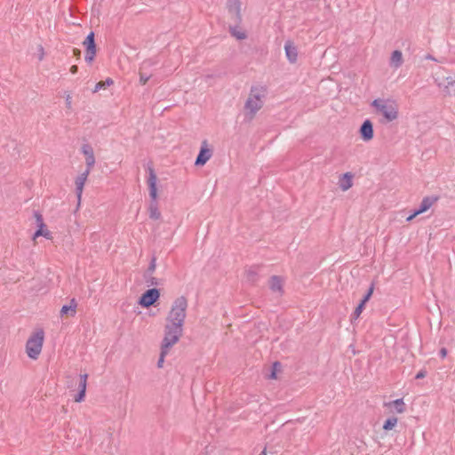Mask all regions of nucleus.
<instances>
[{
    "label": "nucleus",
    "mask_w": 455,
    "mask_h": 455,
    "mask_svg": "<svg viewBox=\"0 0 455 455\" xmlns=\"http://www.w3.org/2000/svg\"><path fill=\"white\" fill-rule=\"evenodd\" d=\"M267 96V89L261 85H255L251 88L248 99L244 104V116L249 121L252 120L259 110L264 105Z\"/></svg>",
    "instance_id": "obj_1"
},
{
    "label": "nucleus",
    "mask_w": 455,
    "mask_h": 455,
    "mask_svg": "<svg viewBox=\"0 0 455 455\" xmlns=\"http://www.w3.org/2000/svg\"><path fill=\"white\" fill-rule=\"evenodd\" d=\"M371 106L375 112L381 115L387 123L393 122L398 117L399 107L397 102L393 99H375Z\"/></svg>",
    "instance_id": "obj_2"
},
{
    "label": "nucleus",
    "mask_w": 455,
    "mask_h": 455,
    "mask_svg": "<svg viewBox=\"0 0 455 455\" xmlns=\"http://www.w3.org/2000/svg\"><path fill=\"white\" fill-rule=\"evenodd\" d=\"M148 185L149 189V196L151 198V202L148 207L149 211V218L153 220H158L161 217V212L158 210L157 206V177L153 169V167H148Z\"/></svg>",
    "instance_id": "obj_3"
},
{
    "label": "nucleus",
    "mask_w": 455,
    "mask_h": 455,
    "mask_svg": "<svg viewBox=\"0 0 455 455\" xmlns=\"http://www.w3.org/2000/svg\"><path fill=\"white\" fill-rule=\"evenodd\" d=\"M188 308V299L184 296L177 298L166 317V322L176 323L184 325Z\"/></svg>",
    "instance_id": "obj_4"
},
{
    "label": "nucleus",
    "mask_w": 455,
    "mask_h": 455,
    "mask_svg": "<svg viewBox=\"0 0 455 455\" xmlns=\"http://www.w3.org/2000/svg\"><path fill=\"white\" fill-rule=\"evenodd\" d=\"M182 332L183 324L166 322L162 345L164 346L165 348H171L180 340V338L182 336Z\"/></svg>",
    "instance_id": "obj_5"
},
{
    "label": "nucleus",
    "mask_w": 455,
    "mask_h": 455,
    "mask_svg": "<svg viewBox=\"0 0 455 455\" xmlns=\"http://www.w3.org/2000/svg\"><path fill=\"white\" fill-rule=\"evenodd\" d=\"M44 333L42 330L35 332L26 343V352L31 359H36L43 347Z\"/></svg>",
    "instance_id": "obj_6"
},
{
    "label": "nucleus",
    "mask_w": 455,
    "mask_h": 455,
    "mask_svg": "<svg viewBox=\"0 0 455 455\" xmlns=\"http://www.w3.org/2000/svg\"><path fill=\"white\" fill-rule=\"evenodd\" d=\"M438 200L436 196H426L422 199L419 207L416 209L410 216L407 217V221H411L418 215L427 212L430 207Z\"/></svg>",
    "instance_id": "obj_7"
},
{
    "label": "nucleus",
    "mask_w": 455,
    "mask_h": 455,
    "mask_svg": "<svg viewBox=\"0 0 455 455\" xmlns=\"http://www.w3.org/2000/svg\"><path fill=\"white\" fill-rule=\"evenodd\" d=\"M159 296L160 292L157 289H148L142 294L139 303L143 307H149L159 299Z\"/></svg>",
    "instance_id": "obj_8"
},
{
    "label": "nucleus",
    "mask_w": 455,
    "mask_h": 455,
    "mask_svg": "<svg viewBox=\"0 0 455 455\" xmlns=\"http://www.w3.org/2000/svg\"><path fill=\"white\" fill-rule=\"evenodd\" d=\"M84 45L86 48L85 61L92 62L96 54V44L94 41V33L91 32L84 41Z\"/></svg>",
    "instance_id": "obj_9"
},
{
    "label": "nucleus",
    "mask_w": 455,
    "mask_h": 455,
    "mask_svg": "<svg viewBox=\"0 0 455 455\" xmlns=\"http://www.w3.org/2000/svg\"><path fill=\"white\" fill-rule=\"evenodd\" d=\"M212 157V151L207 148V141H203L200 152L196 159L195 164L202 166Z\"/></svg>",
    "instance_id": "obj_10"
},
{
    "label": "nucleus",
    "mask_w": 455,
    "mask_h": 455,
    "mask_svg": "<svg viewBox=\"0 0 455 455\" xmlns=\"http://www.w3.org/2000/svg\"><path fill=\"white\" fill-rule=\"evenodd\" d=\"M227 7L228 12L234 17L235 22H239L241 17V3L239 0H228Z\"/></svg>",
    "instance_id": "obj_11"
},
{
    "label": "nucleus",
    "mask_w": 455,
    "mask_h": 455,
    "mask_svg": "<svg viewBox=\"0 0 455 455\" xmlns=\"http://www.w3.org/2000/svg\"><path fill=\"white\" fill-rule=\"evenodd\" d=\"M91 171L85 170L84 172H82L76 180V193L78 199V203L81 201L84 186L87 180V178L90 174Z\"/></svg>",
    "instance_id": "obj_12"
},
{
    "label": "nucleus",
    "mask_w": 455,
    "mask_h": 455,
    "mask_svg": "<svg viewBox=\"0 0 455 455\" xmlns=\"http://www.w3.org/2000/svg\"><path fill=\"white\" fill-rule=\"evenodd\" d=\"M82 152L85 156L86 170L91 171L95 164L93 149L90 145L84 144L82 147Z\"/></svg>",
    "instance_id": "obj_13"
},
{
    "label": "nucleus",
    "mask_w": 455,
    "mask_h": 455,
    "mask_svg": "<svg viewBox=\"0 0 455 455\" xmlns=\"http://www.w3.org/2000/svg\"><path fill=\"white\" fill-rule=\"evenodd\" d=\"M360 134L364 141H369L373 138L372 123L369 119L365 120L361 125Z\"/></svg>",
    "instance_id": "obj_14"
},
{
    "label": "nucleus",
    "mask_w": 455,
    "mask_h": 455,
    "mask_svg": "<svg viewBox=\"0 0 455 455\" xmlns=\"http://www.w3.org/2000/svg\"><path fill=\"white\" fill-rule=\"evenodd\" d=\"M284 50L287 59L291 63H295L298 58V51L296 46L291 42L286 41L284 44Z\"/></svg>",
    "instance_id": "obj_15"
},
{
    "label": "nucleus",
    "mask_w": 455,
    "mask_h": 455,
    "mask_svg": "<svg viewBox=\"0 0 455 455\" xmlns=\"http://www.w3.org/2000/svg\"><path fill=\"white\" fill-rule=\"evenodd\" d=\"M384 406L395 410L397 413H403L406 410L403 398L386 403Z\"/></svg>",
    "instance_id": "obj_16"
},
{
    "label": "nucleus",
    "mask_w": 455,
    "mask_h": 455,
    "mask_svg": "<svg viewBox=\"0 0 455 455\" xmlns=\"http://www.w3.org/2000/svg\"><path fill=\"white\" fill-rule=\"evenodd\" d=\"M283 281L277 275H273L269 280V287L273 292L283 293Z\"/></svg>",
    "instance_id": "obj_17"
},
{
    "label": "nucleus",
    "mask_w": 455,
    "mask_h": 455,
    "mask_svg": "<svg viewBox=\"0 0 455 455\" xmlns=\"http://www.w3.org/2000/svg\"><path fill=\"white\" fill-rule=\"evenodd\" d=\"M77 302L75 299H72L68 305H64L60 309V315H70L74 316L76 313Z\"/></svg>",
    "instance_id": "obj_18"
},
{
    "label": "nucleus",
    "mask_w": 455,
    "mask_h": 455,
    "mask_svg": "<svg viewBox=\"0 0 455 455\" xmlns=\"http://www.w3.org/2000/svg\"><path fill=\"white\" fill-rule=\"evenodd\" d=\"M403 63V53L401 51L399 50H395L392 53H391V57H390V66L394 68H400Z\"/></svg>",
    "instance_id": "obj_19"
},
{
    "label": "nucleus",
    "mask_w": 455,
    "mask_h": 455,
    "mask_svg": "<svg viewBox=\"0 0 455 455\" xmlns=\"http://www.w3.org/2000/svg\"><path fill=\"white\" fill-rule=\"evenodd\" d=\"M352 178L353 176L349 172L343 174L339 183L342 191H347L352 187Z\"/></svg>",
    "instance_id": "obj_20"
},
{
    "label": "nucleus",
    "mask_w": 455,
    "mask_h": 455,
    "mask_svg": "<svg viewBox=\"0 0 455 455\" xmlns=\"http://www.w3.org/2000/svg\"><path fill=\"white\" fill-rule=\"evenodd\" d=\"M148 65H150V62L149 61H144L141 68H140V83L144 85L147 84V82L149 80L150 78V75L149 74H147L145 72H143V68L148 66Z\"/></svg>",
    "instance_id": "obj_21"
},
{
    "label": "nucleus",
    "mask_w": 455,
    "mask_h": 455,
    "mask_svg": "<svg viewBox=\"0 0 455 455\" xmlns=\"http://www.w3.org/2000/svg\"><path fill=\"white\" fill-rule=\"evenodd\" d=\"M114 84L113 79L107 78L105 81H100L96 84L93 92H97L102 89H106L107 87L112 85Z\"/></svg>",
    "instance_id": "obj_22"
},
{
    "label": "nucleus",
    "mask_w": 455,
    "mask_h": 455,
    "mask_svg": "<svg viewBox=\"0 0 455 455\" xmlns=\"http://www.w3.org/2000/svg\"><path fill=\"white\" fill-rule=\"evenodd\" d=\"M38 236H44L47 239L52 238L51 232L47 229H44V228H38L33 235V239L36 240Z\"/></svg>",
    "instance_id": "obj_23"
},
{
    "label": "nucleus",
    "mask_w": 455,
    "mask_h": 455,
    "mask_svg": "<svg viewBox=\"0 0 455 455\" xmlns=\"http://www.w3.org/2000/svg\"><path fill=\"white\" fill-rule=\"evenodd\" d=\"M230 33L233 36H235V38H237L239 40L245 39L247 36L246 33L244 31L238 29L237 27H231Z\"/></svg>",
    "instance_id": "obj_24"
},
{
    "label": "nucleus",
    "mask_w": 455,
    "mask_h": 455,
    "mask_svg": "<svg viewBox=\"0 0 455 455\" xmlns=\"http://www.w3.org/2000/svg\"><path fill=\"white\" fill-rule=\"evenodd\" d=\"M397 421L398 419L395 417L388 418L383 425V429L386 431L393 429L396 426Z\"/></svg>",
    "instance_id": "obj_25"
},
{
    "label": "nucleus",
    "mask_w": 455,
    "mask_h": 455,
    "mask_svg": "<svg viewBox=\"0 0 455 455\" xmlns=\"http://www.w3.org/2000/svg\"><path fill=\"white\" fill-rule=\"evenodd\" d=\"M169 350H170V348H165L164 346H163V345L161 346V354H160V357L157 362V366L159 368L163 367L164 357L169 353Z\"/></svg>",
    "instance_id": "obj_26"
},
{
    "label": "nucleus",
    "mask_w": 455,
    "mask_h": 455,
    "mask_svg": "<svg viewBox=\"0 0 455 455\" xmlns=\"http://www.w3.org/2000/svg\"><path fill=\"white\" fill-rule=\"evenodd\" d=\"M87 379H88V375L86 373L80 375V381H79V384H78V389L79 390H84V392H86Z\"/></svg>",
    "instance_id": "obj_27"
},
{
    "label": "nucleus",
    "mask_w": 455,
    "mask_h": 455,
    "mask_svg": "<svg viewBox=\"0 0 455 455\" xmlns=\"http://www.w3.org/2000/svg\"><path fill=\"white\" fill-rule=\"evenodd\" d=\"M248 281L254 283L257 281V271L255 268H250L246 272Z\"/></svg>",
    "instance_id": "obj_28"
},
{
    "label": "nucleus",
    "mask_w": 455,
    "mask_h": 455,
    "mask_svg": "<svg viewBox=\"0 0 455 455\" xmlns=\"http://www.w3.org/2000/svg\"><path fill=\"white\" fill-rule=\"evenodd\" d=\"M281 363L279 362H275L272 366V372L269 376L270 379H276V371H280Z\"/></svg>",
    "instance_id": "obj_29"
},
{
    "label": "nucleus",
    "mask_w": 455,
    "mask_h": 455,
    "mask_svg": "<svg viewBox=\"0 0 455 455\" xmlns=\"http://www.w3.org/2000/svg\"><path fill=\"white\" fill-rule=\"evenodd\" d=\"M35 218H36V224H37V227L38 228H45V225L44 223V219H43V216L40 212H35Z\"/></svg>",
    "instance_id": "obj_30"
},
{
    "label": "nucleus",
    "mask_w": 455,
    "mask_h": 455,
    "mask_svg": "<svg viewBox=\"0 0 455 455\" xmlns=\"http://www.w3.org/2000/svg\"><path fill=\"white\" fill-rule=\"evenodd\" d=\"M373 290H374V285L371 284V287L369 288L368 291L366 292V294L363 296V299L361 300V302H363V304H366L367 301L371 299V297L373 293Z\"/></svg>",
    "instance_id": "obj_31"
},
{
    "label": "nucleus",
    "mask_w": 455,
    "mask_h": 455,
    "mask_svg": "<svg viewBox=\"0 0 455 455\" xmlns=\"http://www.w3.org/2000/svg\"><path fill=\"white\" fill-rule=\"evenodd\" d=\"M364 306H365V304H363V302L359 303V305L356 307V308L355 309V311L353 313V316L355 318H358L360 316V315L362 314V312L364 308Z\"/></svg>",
    "instance_id": "obj_32"
},
{
    "label": "nucleus",
    "mask_w": 455,
    "mask_h": 455,
    "mask_svg": "<svg viewBox=\"0 0 455 455\" xmlns=\"http://www.w3.org/2000/svg\"><path fill=\"white\" fill-rule=\"evenodd\" d=\"M156 258L154 257L150 263H149V266L148 267V274H152L155 270H156Z\"/></svg>",
    "instance_id": "obj_33"
},
{
    "label": "nucleus",
    "mask_w": 455,
    "mask_h": 455,
    "mask_svg": "<svg viewBox=\"0 0 455 455\" xmlns=\"http://www.w3.org/2000/svg\"><path fill=\"white\" fill-rule=\"evenodd\" d=\"M85 396V392L84 390H79L78 394L75 396V402L81 403Z\"/></svg>",
    "instance_id": "obj_34"
},
{
    "label": "nucleus",
    "mask_w": 455,
    "mask_h": 455,
    "mask_svg": "<svg viewBox=\"0 0 455 455\" xmlns=\"http://www.w3.org/2000/svg\"><path fill=\"white\" fill-rule=\"evenodd\" d=\"M146 282L150 285H157V281L155 277L149 276L148 278H146Z\"/></svg>",
    "instance_id": "obj_35"
},
{
    "label": "nucleus",
    "mask_w": 455,
    "mask_h": 455,
    "mask_svg": "<svg viewBox=\"0 0 455 455\" xmlns=\"http://www.w3.org/2000/svg\"><path fill=\"white\" fill-rule=\"evenodd\" d=\"M66 106L68 108H71L72 106V98L70 94L66 96Z\"/></svg>",
    "instance_id": "obj_36"
},
{
    "label": "nucleus",
    "mask_w": 455,
    "mask_h": 455,
    "mask_svg": "<svg viewBox=\"0 0 455 455\" xmlns=\"http://www.w3.org/2000/svg\"><path fill=\"white\" fill-rule=\"evenodd\" d=\"M426 375H427V371H424V370H421V371H419L417 373V375H416V379H423V378H425V377H426Z\"/></svg>",
    "instance_id": "obj_37"
},
{
    "label": "nucleus",
    "mask_w": 455,
    "mask_h": 455,
    "mask_svg": "<svg viewBox=\"0 0 455 455\" xmlns=\"http://www.w3.org/2000/svg\"><path fill=\"white\" fill-rule=\"evenodd\" d=\"M439 355L442 358H445L447 355V349L445 347H443L439 351Z\"/></svg>",
    "instance_id": "obj_38"
},
{
    "label": "nucleus",
    "mask_w": 455,
    "mask_h": 455,
    "mask_svg": "<svg viewBox=\"0 0 455 455\" xmlns=\"http://www.w3.org/2000/svg\"><path fill=\"white\" fill-rule=\"evenodd\" d=\"M448 85L452 86L455 83V78L453 76H448L446 78Z\"/></svg>",
    "instance_id": "obj_39"
},
{
    "label": "nucleus",
    "mask_w": 455,
    "mask_h": 455,
    "mask_svg": "<svg viewBox=\"0 0 455 455\" xmlns=\"http://www.w3.org/2000/svg\"><path fill=\"white\" fill-rule=\"evenodd\" d=\"M73 53H74V55H75L76 57L79 58V57H80V55H81V51H80V50H78V49H76V48H75V49H73Z\"/></svg>",
    "instance_id": "obj_40"
},
{
    "label": "nucleus",
    "mask_w": 455,
    "mask_h": 455,
    "mask_svg": "<svg viewBox=\"0 0 455 455\" xmlns=\"http://www.w3.org/2000/svg\"><path fill=\"white\" fill-rule=\"evenodd\" d=\"M39 51H40L39 60H42L44 58V48L41 45H39Z\"/></svg>",
    "instance_id": "obj_41"
},
{
    "label": "nucleus",
    "mask_w": 455,
    "mask_h": 455,
    "mask_svg": "<svg viewBox=\"0 0 455 455\" xmlns=\"http://www.w3.org/2000/svg\"><path fill=\"white\" fill-rule=\"evenodd\" d=\"M77 70H78V68H77V66H76V65H73V66L70 68V72H71L72 74H76V73L77 72Z\"/></svg>",
    "instance_id": "obj_42"
},
{
    "label": "nucleus",
    "mask_w": 455,
    "mask_h": 455,
    "mask_svg": "<svg viewBox=\"0 0 455 455\" xmlns=\"http://www.w3.org/2000/svg\"><path fill=\"white\" fill-rule=\"evenodd\" d=\"M259 455H267L265 451H262L260 454Z\"/></svg>",
    "instance_id": "obj_43"
},
{
    "label": "nucleus",
    "mask_w": 455,
    "mask_h": 455,
    "mask_svg": "<svg viewBox=\"0 0 455 455\" xmlns=\"http://www.w3.org/2000/svg\"><path fill=\"white\" fill-rule=\"evenodd\" d=\"M453 77L455 78V76Z\"/></svg>",
    "instance_id": "obj_44"
}]
</instances>
